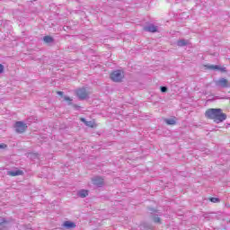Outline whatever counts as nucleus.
I'll return each instance as SVG.
<instances>
[{
    "mask_svg": "<svg viewBox=\"0 0 230 230\" xmlns=\"http://www.w3.org/2000/svg\"><path fill=\"white\" fill-rule=\"evenodd\" d=\"M63 98H64L65 102H68V105H73V102H72L73 99H71V97L64 96Z\"/></svg>",
    "mask_w": 230,
    "mask_h": 230,
    "instance_id": "obj_19",
    "label": "nucleus"
},
{
    "mask_svg": "<svg viewBox=\"0 0 230 230\" xmlns=\"http://www.w3.org/2000/svg\"><path fill=\"white\" fill-rule=\"evenodd\" d=\"M15 132L17 134H22L23 132H26L28 129V125L22 121H17L14 124Z\"/></svg>",
    "mask_w": 230,
    "mask_h": 230,
    "instance_id": "obj_3",
    "label": "nucleus"
},
{
    "mask_svg": "<svg viewBox=\"0 0 230 230\" xmlns=\"http://www.w3.org/2000/svg\"><path fill=\"white\" fill-rule=\"evenodd\" d=\"M164 123H166V125H177V120L175 117L172 119H164Z\"/></svg>",
    "mask_w": 230,
    "mask_h": 230,
    "instance_id": "obj_15",
    "label": "nucleus"
},
{
    "mask_svg": "<svg viewBox=\"0 0 230 230\" xmlns=\"http://www.w3.org/2000/svg\"><path fill=\"white\" fill-rule=\"evenodd\" d=\"M10 224V220H7L5 217H0V230L6 229Z\"/></svg>",
    "mask_w": 230,
    "mask_h": 230,
    "instance_id": "obj_10",
    "label": "nucleus"
},
{
    "mask_svg": "<svg viewBox=\"0 0 230 230\" xmlns=\"http://www.w3.org/2000/svg\"><path fill=\"white\" fill-rule=\"evenodd\" d=\"M0 148H6V145L5 144H0Z\"/></svg>",
    "mask_w": 230,
    "mask_h": 230,
    "instance_id": "obj_25",
    "label": "nucleus"
},
{
    "mask_svg": "<svg viewBox=\"0 0 230 230\" xmlns=\"http://www.w3.org/2000/svg\"><path fill=\"white\" fill-rule=\"evenodd\" d=\"M206 69L210 71H219L220 73H227L226 66H221L220 65H205Z\"/></svg>",
    "mask_w": 230,
    "mask_h": 230,
    "instance_id": "obj_4",
    "label": "nucleus"
},
{
    "mask_svg": "<svg viewBox=\"0 0 230 230\" xmlns=\"http://www.w3.org/2000/svg\"><path fill=\"white\" fill-rule=\"evenodd\" d=\"M144 31H148L149 33H156L158 28L154 23H149L143 28Z\"/></svg>",
    "mask_w": 230,
    "mask_h": 230,
    "instance_id": "obj_9",
    "label": "nucleus"
},
{
    "mask_svg": "<svg viewBox=\"0 0 230 230\" xmlns=\"http://www.w3.org/2000/svg\"><path fill=\"white\" fill-rule=\"evenodd\" d=\"M149 211H151V217H152V220L155 222V224H161V217L155 215L156 213L159 214V210L149 208Z\"/></svg>",
    "mask_w": 230,
    "mask_h": 230,
    "instance_id": "obj_8",
    "label": "nucleus"
},
{
    "mask_svg": "<svg viewBox=\"0 0 230 230\" xmlns=\"http://www.w3.org/2000/svg\"><path fill=\"white\" fill-rule=\"evenodd\" d=\"M92 184H93V186H96V188H102L103 184H105V181L102 177L95 176L92 178Z\"/></svg>",
    "mask_w": 230,
    "mask_h": 230,
    "instance_id": "obj_7",
    "label": "nucleus"
},
{
    "mask_svg": "<svg viewBox=\"0 0 230 230\" xmlns=\"http://www.w3.org/2000/svg\"><path fill=\"white\" fill-rule=\"evenodd\" d=\"M205 117L208 119H214L216 123H222V121H226L227 119V114L222 112V109H215L211 108L206 111Z\"/></svg>",
    "mask_w": 230,
    "mask_h": 230,
    "instance_id": "obj_1",
    "label": "nucleus"
},
{
    "mask_svg": "<svg viewBox=\"0 0 230 230\" xmlns=\"http://www.w3.org/2000/svg\"><path fill=\"white\" fill-rule=\"evenodd\" d=\"M188 40L181 39L177 41V46H179V48H184V46H188Z\"/></svg>",
    "mask_w": 230,
    "mask_h": 230,
    "instance_id": "obj_16",
    "label": "nucleus"
},
{
    "mask_svg": "<svg viewBox=\"0 0 230 230\" xmlns=\"http://www.w3.org/2000/svg\"><path fill=\"white\" fill-rule=\"evenodd\" d=\"M204 217H205V218L207 217V216H206V215H204Z\"/></svg>",
    "mask_w": 230,
    "mask_h": 230,
    "instance_id": "obj_26",
    "label": "nucleus"
},
{
    "mask_svg": "<svg viewBox=\"0 0 230 230\" xmlns=\"http://www.w3.org/2000/svg\"><path fill=\"white\" fill-rule=\"evenodd\" d=\"M80 120L82 121V123H84L86 127H90V128H94V121L93 120L87 121V119H85L84 118H81Z\"/></svg>",
    "mask_w": 230,
    "mask_h": 230,
    "instance_id": "obj_12",
    "label": "nucleus"
},
{
    "mask_svg": "<svg viewBox=\"0 0 230 230\" xmlns=\"http://www.w3.org/2000/svg\"><path fill=\"white\" fill-rule=\"evenodd\" d=\"M29 157H30V159H32V160L39 159V154L38 153H30Z\"/></svg>",
    "mask_w": 230,
    "mask_h": 230,
    "instance_id": "obj_18",
    "label": "nucleus"
},
{
    "mask_svg": "<svg viewBox=\"0 0 230 230\" xmlns=\"http://www.w3.org/2000/svg\"><path fill=\"white\" fill-rule=\"evenodd\" d=\"M64 227H66V229H75V227H76V225L72 221H65Z\"/></svg>",
    "mask_w": 230,
    "mask_h": 230,
    "instance_id": "obj_13",
    "label": "nucleus"
},
{
    "mask_svg": "<svg viewBox=\"0 0 230 230\" xmlns=\"http://www.w3.org/2000/svg\"><path fill=\"white\" fill-rule=\"evenodd\" d=\"M24 172L21 170H15V171H8L7 175H10L11 177H18L19 175H22Z\"/></svg>",
    "mask_w": 230,
    "mask_h": 230,
    "instance_id": "obj_11",
    "label": "nucleus"
},
{
    "mask_svg": "<svg viewBox=\"0 0 230 230\" xmlns=\"http://www.w3.org/2000/svg\"><path fill=\"white\" fill-rule=\"evenodd\" d=\"M72 106L74 107V109H80V106H78L76 104H72Z\"/></svg>",
    "mask_w": 230,
    "mask_h": 230,
    "instance_id": "obj_24",
    "label": "nucleus"
},
{
    "mask_svg": "<svg viewBox=\"0 0 230 230\" xmlns=\"http://www.w3.org/2000/svg\"><path fill=\"white\" fill-rule=\"evenodd\" d=\"M217 87H222V89H227L230 87L229 81L224 77L219 78L217 81H216Z\"/></svg>",
    "mask_w": 230,
    "mask_h": 230,
    "instance_id": "obj_5",
    "label": "nucleus"
},
{
    "mask_svg": "<svg viewBox=\"0 0 230 230\" xmlns=\"http://www.w3.org/2000/svg\"><path fill=\"white\" fill-rule=\"evenodd\" d=\"M76 96L79 100H87V98H89V93L85 88H79L76 90Z\"/></svg>",
    "mask_w": 230,
    "mask_h": 230,
    "instance_id": "obj_6",
    "label": "nucleus"
},
{
    "mask_svg": "<svg viewBox=\"0 0 230 230\" xmlns=\"http://www.w3.org/2000/svg\"><path fill=\"white\" fill-rule=\"evenodd\" d=\"M110 77L112 82L119 83L125 78V74L121 70H115L111 74Z\"/></svg>",
    "mask_w": 230,
    "mask_h": 230,
    "instance_id": "obj_2",
    "label": "nucleus"
},
{
    "mask_svg": "<svg viewBox=\"0 0 230 230\" xmlns=\"http://www.w3.org/2000/svg\"><path fill=\"white\" fill-rule=\"evenodd\" d=\"M43 41L46 44H52V42H55V39H53V37H51V36H44L43 37Z\"/></svg>",
    "mask_w": 230,
    "mask_h": 230,
    "instance_id": "obj_17",
    "label": "nucleus"
},
{
    "mask_svg": "<svg viewBox=\"0 0 230 230\" xmlns=\"http://www.w3.org/2000/svg\"><path fill=\"white\" fill-rule=\"evenodd\" d=\"M57 94H58V96H64V92L58 91L57 92Z\"/></svg>",
    "mask_w": 230,
    "mask_h": 230,
    "instance_id": "obj_23",
    "label": "nucleus"
},
{
    "mask_svg": "<svg viewBox=\"0 0 230 230\" xmlns=\"http://www.w3.org/2000/svg\"><path fill=\"white\" fill-rule=\"evenodd\" d=\"M2 73H4V66L0 64V75H2Z\"/></svg>",
    "mask_w": 230,
    "mask_h": 230,
    "instance_id": "obj_22",
    "label": "nucleus"
},
{
    "mask_svg": "<svg viewBox=\"0 0 230 230\" xmlns=\"http://www.w3.org/2000/svg\"><path fill=\"white\" fill-rule=\"evenodd\" d=\"M160 90H161V93H168V87L167 86H161Z\"/></svg>",
    "mask_w": 230,
    "mask_h": 230,
    "instance_id": "obj_21",
    "label": "nucleus"
},
{
    "mask_svg": "<svg viewBox=\"0 0 230 230\" xmlns=\"http://www.w3.org/2000/svg\"><path fill=\"white\" fill-rule=\"evenodd\" d=\"M208 200H210V202H213L214 204L220 202V199L218 198H209Z\"/></svg>",
    "mask_w": 230,
    "mask_h": 230,
    "instance_id": "obj_20",
    "label": "nucleus"
},
{
    "mask_svg": "<svg viewBox=\"0 0 230 230\" xmlns=\"http://www.w3.org/2000/svg\"><path fill=\"white\" fill-rule=\"evenodd\" d=\"M89 195V190H80L77 192V196L80 197L81 199H85Z\"/></svg>",
    "mask_w": 230,
    "mask_h": 230,
    "instance_id": "obj_14",
    "label": "nucleus"
}]
</instances>
